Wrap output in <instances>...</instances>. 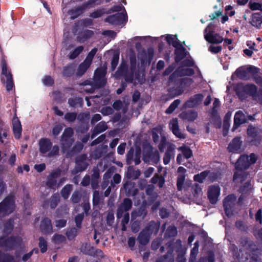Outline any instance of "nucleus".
Masks as SVG:
<instances>
[{
	"label": "nucleus",
	"instance_id": "nucleus-1",
	"mask_svg": "<svg viewBox=\"0 0 262 262\" xmlns=\"http://www.w3.org/2000/svg\"><path fill=\"white\" fill-rule=\"evenodd\" d=\"M106 66L98 68L95 71L93 81L88 80L81 84V92L92 93L95 89L104 86L106 83Z\"/></svg>",
	"mask_w": 262,
	"mask_h": 262
},
{
	"label": "nucleus",
	"instance_id": "nucleus-2",
	"mask_svg": "<svg viewBox=\"0 0 262 262\" xmlns=\"http://www.w3.org/2000/svg\"><path fill=\"white\" fill-rule=\"evenodd\" d=\"M258 157L254 153L250 155H241L235 163L236 171L234 173L233 180L236 181L240 179V182L244 181L247 177L248 173L245 171L251 165L256 163Z\"/></svg>",
	"mask_w": 262,
	"mask_h": 262
},
{
	"label": "nucleus",
	"instance_id": "nucleus-3",
	"mask_svg": "<svg viewBox=\"0 0 262 262\" xmlns=\"http://www.w3.org/2000/svg\"><path fill=\"white\" fill-rule=\"evenodd\" d=\"M130 67L128 69L127 62L122 61L118 70L115 74L116 78L122 77L126 82L132 83L137 69V59L136 55L132 53L129 55Z\"/></svg>",
	"mask_w": 262,
	"mask_h": 262
},
{
	"label": "nucleus",
	"instance_id": "nucleus-4",
	"mask_svg": "<svg viewBox=\"0 0 262 262\" xmlns=\"http://www.w3.org/2000/svg\"><path fill=\"white\" fill-rule=\"evenodd\" d=\"M39 149L40 153L45 154L48 152V156L52 157L57 156L59 153V148L58 145L52 147L51 140L48 138H41L39 141Z\"/></svg>",
	"mask_w": 262,
	"mask_h": 262
},
{
	"label": "nucleus",
	"instance_id": "nucleus-5",
	"mask_svg": "<svg viewBox=\"0 0 262 262\" xmlns=\"http://www.w3.org/2000/svg\"><path fill=\"white\" fill-rule=\"evenodd\" d=\"M74 132L72 128H66L61 138L60 144L62 152L67 153L68 155H70L69 150L73 144L74 140L73 138Z\"/></svg>",
	"mask_w": 262,
	"mask_h": 262
},
{
	"label": "nucleus",
	"instance_id": "nucleus-6",
	"mask_svg": "<svg viewBox=\"0 0 262 262\" xmlns=\"http://www.w3.org/2000/svg\"><path fill=\"white\" fill-rule=\"evenodd\" d=\"M143 160L145 163L152 162L157 164L160 160L159 152L157 149L154 150L150 144H146L143 148Z\"/></svg>",
	"mask_w": 262,
	"mask_h": 262
},
{
	"label": "nucleus",
	"instance_id": "nucleus-7",
	"mask_svg": "<svg viewBox=\"0 0 262 262\" xmlns=\"http://www.w3.org/2000/svg\"><path fill=\"white\" fill-rule=\"evenodd\" d=\"M15 201L13 196L9 195L0 203V218L12 213L15 209Z\"/></svg>",
	"mask_w": 262,
	"mask_h": 262
},
{
	"label": "nucleus",
	"instance_id": "nucleus-8",
	"mask_svg": "<svg viewBox=\"0 0 262 262\" xmlns=\"http://www.w3.org/2000/svg\"><path fill=\"white\" fill-rule=\"evenodd\" d=\"M2 72L1 75V80L2 82L6 84V89L8 91L12 90L14 86L12 75L10 71L8 69L7 63L4 59L2 60Z\"/></svg>",
	"mask_w": 262,
	"mask_h": 262
},
{
	"label": "nucleus",
	"instance_id": "nucleus-9",
	"mask_svg": "<svg viewBox=\"0 0 262 262\" xmlns=\"http://www.w3.org/2000/svg\"><path fill=\"white\" fill-rule=\"evenodd\" d=\"M23 239L19 236H11L8 238H0V247L6 250H10L21 244Z\"/></svg>",
	"mask_w": 262,
	"mask_h": 262
},
{
	"label": "nucleus",
	"instance_id": "nucleus-10",
	"mask_svg": "<svg viewBox=\"0 0 262 262\" xmlns=\"http://www.w3.org/2000/svg\"><path fill=\"white\" fill-rule=\"evenodd\" d=\"M127 20V15L126 11L110 15L105 19V22L114 26L124 25Z\"/></svg>",
	"mask_w": 262,
	"mask_h": 262
},
{
	"label": "nucleus",
	"instance_id": "nucleus-11",
	"mask_svg": "<svg viewBox=\"0 0 262 262\" xmlns=\"http://www.w3.org/2000/svg\"><path fill=\"white\" fill-rule=\"evenodd\" d=\"M86 159L87 156L85 154L77 157L75 161L76 165L74 169L72 171V174H76L85 170L88 166V163L86 161Z\"/></svg>",
	"mask_w": 262,
	"mask_h": 262
},
{
	"label": "nucleus",
	"instance_id": "nucleus-12",
	"mask_svg": "<svg viewBox=\"0 0 262 262\" xmlns=\"http://www.w3.org/2000/svg\"><path fill=\"white\" fill-rule=\"evenodd\" d=\"M236 201V197L233 194L228 195L224 201V207L226 215L228 217L233 214V207Z\"/></svg>",
	"mask_w": 262,
	"mask_h": 262
},
{
	"label": "nucleus",
	"instance_id": "nucleus-13",
	"mask_svg": "<svg viewBox=\"0 0 262 262\" xmlns=\"http://www.w3.org/2000/svg\"><path fill=\"white\" fill-rule=\"evenodd\" d=\"M209 24L204 30V37L205 39L210 43L218 44L221 43L223 38L218 34H214L209 30L210 27Z\"/></svg>",
	"mask_w": 262,
	"mask_h": 262
},
{
	"label": "nucleus",
	"instance_id": "nucleus-14",
	"mask_svg": "<svg viewBox=\"0 0 262 262\" xmlns=\"http://www.w3.org/2000/svg\"><path fill=\"white\" fill-rule=\"evenodd\" d=\"M193 74L194 71L191 68L185 66H180L175 72L170 76L169 83H172L174 80V78L176 76H191Z\"/></svg>",
	"mask_w": 262,
	"mask_h": 262
},
{
	"label": "nucleus",
	"instance_id": "nucleus-15",
	"mask_svg": "<svg viewBox=\"0 0 262 262\" xmlns=\"http://www.w3.org/2000/svg\"><path fill=\"white\" fill-rule=\"evenodd\" d=\"M242 141L241 137L234 138L229 143L228 150L230 152L238 154L242 151Z\"/></svg>",
	"mask_w": 262,
	"mask_h": 262
},
{
	"label": "nucleus",
	"instance_id": "nucleus-16",
	"mask_svg": "<svg viewBox=\"0 0 262 262\" xmlns=\"http://www.w3.org/2000/svg\"><path fill=\"white\" fill-rule=\"evenodd\" d=\"M132 204L133 203L130 199L128 198L124 199L123 202L118 208L117 212V218H121L124 213H127L132 208Z\"/></svg>",
	"mask_w": 262,
	"mask_h": 262
},
{
	"label": "nucleus",
	"instance_id": "nucleus-17",
	"mask_svg": "<svg viewBox=\"0 0 262 262\" xmlns=\"http://www.w3.org/2000/svg\"><path fill=\"white\" fill-rule=\"evenodd\" d=\"M220 194V188L217 185H212L209 187L208 190V198L212 204H215Z\"/></svg>",
	"mask_w": 262,
	"mask_h": 262
},
{
	"label": "nucleus",
	"instance_id": "nucleus-18",
	"mask_svg": "<svg viewBox=\"0 0 262 262\" xmlns=\"http://www.w3.org/2000/svg\"><path fill=\"white\" fill-rule=\"evenodd\" d=\"M61 170L59 168L52 171L48 177L46 185L51 189H54L56 184L57 178L60 175Z\"/></svg>",
	"mask_w": 262,
	"mask_h": 262
},
{
	"label": "nucleus",
	"instance_id": "nucleus-19",
	"mask_svg": "<svg viewBox=\"0 0 262 262\" xmlns=\"http://www.w3.org/2000/svg\"><path fill=\"white\" fill-rule=\"evenodd\" d=\"M40 229L43 234H49L53 232L51 220L48 217L42 220L40 224Z\"/></svg>",
	"mask_w": 262,
	"mask_h": 262
},
{
	"label": "nucleus",
	"instance_id": "nucleus-20",
	"mask_svg": "<svg viewBox=\"0 0 262 262\" xmlns=\"http://www.w3.org/2000/svg\"><path fill=\"white\" fill-rule=\"evenodd\" d=\"M185 44V42L183 41L181 44H177L175 45V60L176 62H180L182 59L186 57L188 54L186 49L184 48L183 45Z\"/></svg>",
	"mask_w": 262,
	"mask_h": 262
},
{
	"label": "nucleus",
	"instance_id": "nucleus-21",
	"mask_svg": "<svg viewBox=\"0 0 262 262\" xmlns=\"http://www.w3.org/2000/svg\"><path fill=\"white\" fill-rule=\"evenodd\" d=\"M181 154L178 155L177 160L179 164H182L184 158L188 159L192 156V151L191 149L186 146H182L179 148Z\"/></svg>",
	"mask_w": 262,
	"mask_h": 262
},
{
	"label": "nucleus",
	"instance_id": "nucleus-22",
	"mask_svg": "<svg viewBox=\"0 0 262 262\" xmlns=\"http://www.w3.org/2000/svg\"><path fill=\"white\" fill-rule=\"evenodd\" d=\"M134 149L131 148L127 152L126 155V160L128 164H130L132 161H134L135 165H138L140 161V150L136 151L135 154H134Z\"/></svg>",
	"mask_w": 262,
	"mask_h": 262
},
{
	"label": "nucleus",
	"instance_id": "nucleus-23",
	"mask_svg": "<svg viewBox=\"0 0 262 262\" xmlns=\"http://www.w3.org/2000/svg\"><path fill=\"white\" fill-rule=\"evenodd\" d=\"M13 132L16 139H19L21 135L22 127L21 123L17 117H14L12 120Z\"/></svg>",
	"mask_w": 262,
	"mask_h": 262
},
{
	"label": "nucleus",
	"instance_id": "nucleus-24",
	"mask_svg": "<svg viewBox=\"0 0 262 262\" xmlns=\"http://www.w3.org/2000/svg\"><path fill=\"white\" fill-rule=\"evenodd\" d=\"M246 122V118L244 114L241 111H237L234 118V125L232 130L234 131L242 124Z\"/></svg>",
	"mask_w": 262,
	"mask_h": 262
},
{
	"label": "nucleus",
	"instance_id": "nucleus-25",
	"mask_svg": "<svg viewBox=\"0 0 262 262\" xmlns=\"http://www.w3.org/2000/svg\"><path fill=\"white\" fill-rule=\"evenodd\" d=\"M165 148L166 149V153L165 154V165H166L170 162L171 159L174 158L175 146L173 144L165 142Z\"/></svg>",
	"mask_w": 262,
	"mask_h": 262
},
{
	"label": "nucleus",
	"instance_id": "nucleus-26",
	"mask_svg": "<svg viewBox=\"0 0 262 262\" xmlns=\"http://www.w3.org/2000/svg\"><path fill=\"white\" fill-rule=\"evenodd\" d=\"M169 128L173 134L178 138H184V135L179 128L178 122L177 119H172L169 123Z\"/></svg>",
	"mask_w": 262,
	"mask_h": 262
},
{
	"label": "nucleus",
	"instance_id": "nucleus-27",
	"mask_svg": "<svg viewBox=\"0 0 262 262\" xmlns=\"http://www.w3.org/2000/svg\"><path fill=\"white\" fill-rule=\"evenodd\" d=\"M107 128V125L105 122L101 121L99 122L94 127L92 132L91 138L94 139L98 134L105 131Z\"/></svg>",
	"mask_w": 262,
	"mask_h": 262
},
{
	"label": "nucleus",
	"instance_id": "nucleus-28",
	"mask_svg": "<svg viewBox=\"0 0 262 262\" xmlns=\"http://www.w3.org/2000/svg\"><path fill=\"white\" fill-rule=\"evenodd\" d=\"M183 120L187 121H193L198 117V113L193 110L183 112L179 115Z\"/></svg>",
	"mask_w": 262,
	"mask_h": 262
},
{
	"label": "nucleus",
	"instance_id": "nucleus-29",
	"mask_svg": "<svg viewBox=\"0 0 262 262\" xmlns=\"http://www.w3.org/2000/svg\"><path fill=\"white\" fill-rule=\"evenodd\" d=\"M160 227L159 222L151 221L145 227L144 230H146V232L151 236L152 234H156L158 232Z\"/></svg>",
	"mask_w": 262,
	"mask_h": 262
},
{
	"label": "nucleus",
	"instance_id": "nucleus-30",
	"mask_svg": "<svg viewBox=\"0 0 262 262\" xmlns=\"http://www.w3.org/2000/svg\"><path fill=\"white\" fill-rule=\"evenodd\" d=\"M203 96L201 94H197L187 101L185 104V107H193L199 104L202 101Z\"/></svg>",
	"mask_w": 262,
	"mask_h": 262
},
{
	"label": "nucleus",
	"instance_id": "nucleus-31",
	"mask_svg": "<svg viewBox=\"0 0 262 262\" xmlns=\"http://www.w3.org/2000/svg\"><path fill=\"white\" fill-rule=\"evenodd\" d=\"M94 34L93 31L85 30L80 32L77 36V40L80 43H83L89 38H91Z\"/></svg>",
	"mask_w": 262,
	"mask_h": 262
},
{
	"label": "nucleus",
	"instance_id": "nucleus-32",
	"mask_svg": "<svg viewBox=\"0 0 262 262\" xmlns=\"http://www.w3.org/2000/svg\"><path fill=\"white\" fill-rule=\"evenodd\" d=\"M60 200V196L58 193H54L51 197L50 201H45L43 204L42 206L44 208H46L49 204L50 205V207L52 209L55 208L57 205H58V202Z\"/></svg>",
	"mask_w": 262,
	"mask_h": 262
},
{
	"label": "nucleus",
	"instance_id": "nucleus-33",
	"mask_svg": "<svg viewBox=\"0 0 262 262\" xmlns=\"http://www.w3.org/2000/svg\"><path fill=\"white\" fill-rule=\"evenodd\" d=\"M258 128L257 127L254 126L253 125H249L247 129V134L249 138H252V140L250 141L251 144L252 145H256V139H255L258 134Z\"/></svg>",
	"mask_w": 262,
	"mask_h": 262
},
{
	"label": "nucleus",
	"instance_id": "nucleus-34",
	"mask_svg": "<svg viewBox=\"0 0 262 262\" xmlns=\"http://www.w3.org/2000/svg\"><path fill=\"white\" fill-rule=\"evenodd\" d=\"M85 9L83 5L73 8L68 11V14L71 16V19H74L80 16Z\"/></svg>",
	"mask_w": 262,
	"mask_h": 262
},
{
	"label": "nucleus",
	"instance_id": "nucleus-35",
	"mask_svg": "<svg viewBox=\"0 0 262 262\" xmlns=\"http://www.w3.org/2000/svg\"><path fill=\"white\" fill-rule=\"evenodd\" d=\"M150 235L146 232V230L143 229L141 231L138 236L139 243L142 245H145L149 242Z\"/></svg>",
	"mask_w": 262,
	"mask_h": 262
},
{
	"label": "nucleus",
	"instance_id": "nucleus-36",
	"mask_svg": "<svg viewBox=\"0 0 262 262\" xmlns=\"http://www.w3.org/2000/svg\"><path fill=\"white\" fill-rule=\"evenodd\" d=\"M243 91L247 94L252 96L253 98L256 97L257 88L253 84H246L243 86Z\"/></svg>",
	"mask_w": 262,
	"mask_h": 262
},
{
	"label": "nucleus",
	"instance_id": "nucleus-37",
	"mask_svg": "<svg viewBox=\"0 0 262 262\" xmlns=\"http://www.w3.org/2000/svg\"><path fill=\"white\" fill-rule=\"evenodd\" d=\"M251 24L259 28L262 24V16L258 13H254L252 15L250 21Z\"/></svg>",
	"mask_w": 262,
	"mask_h": 262
},
{
	"label": "nucleus",
	"instance_id": "nucleus-38",
	"mask_svg": "<svg viewBox=\"0 0 262 262\" xmlns=\"http://www.w3.org/2000/svg\"><path fill=\"white\" fill-rule=\"evenodd\" d=\"M91 64V63L84 60L77 68V75L79 76L83 75L90 67Z\"/></svg>",
	"mask_w": 262,
	"mask_h": 262
},
{
	"label": "nucleus",
	"instance_id": "nucleus-39",
	"mask_svg": "<svg viewBox=\"0 0 262 262\" xmlns=\"http://www.w3.org/2000/svg\"><path fill=\"white\" fill-rule=\"evenodd\" d=\"M80 251L86 255L90 256L94 255V248L88 243H85L82 245L80 248Z\"/></svg>",
	"mask_w": 262,
	"mask_h": 262
},
{
	"label": "nucleus",
	"instance_id": "nucleus-40",
	"mask_svg": "<svg viewBox=\"0 0 262 262\" xmlns=\"http://www.w3.org/2000/svg\"><path fill=\"white\" fill-rule=\"evenodd\" d=\"M107 147L106 145H101L98 147L92 153L93 158L97 159L101 158L103 153L106 152Z\"/></svg>",
	"mask_w": 262,
	"mask_h": 262
},
{
	"label": "nucleus",
	"instance_id": "nucleus-41",
	"mask_svg": "<svg viewBox=\"0 0 262 262\" xmlns=\"http://www.w3.org/2000/svg\"><path fill=\"white\" fill-rule=\"evenodd\" d=\"M140 175L139 170H135L132 167H129L126 173V176L129 179L135 180L138 178Z\"/></svg>",
	"mask_w": 262,
	"mask_h": 262
},
{
	"label": "nucleus",
	"instance_id": "nucleus-42",
	"mask_svg": "<svg viewBox=\"0 0 262 262\" xmlns=\"http://www.w3.org/2000/svg\"><path fill=\"white\" fill-rule=\"evenodd\" d=\"M72 188L73 186L71 184H67L63 187L61 190L60 193L62 197L64 199L66 200L69 198Z\"/></svg>",
	"mask_w": 262,
	"mask_h": 262
},
{
	"label": "nucleus",
	"instance_id": "nucleus-43",
	"mask_svg": "<svg viewBox=\"0 0 262 262\" xmlns=\"http://www.w3.org/2000/svg\"><path fill=\"white\" fill-rule=\"evenodd\" d=\"M68 103L71 107H76L77 106H82L83 104V99L80 97L71 98L69 99Z\"/></svg>",
	"mask_w": 262,
	"mask_h": 262
},
{
	"label": "nucleus",
	"instance_id": "nucleus-44",
	"mask_svg": "<svg viewBox=\"0 0 262 262\" xmlns=\"http://www.w3.org/2000/svg\"><path fill=\"white\" fill-rule=\"evenodd\" d=\"M0 262H15V257L10 254L3 253L0 251Z\"/></svg>",
	"mask_w": 262,
	"mask_h": 262
},
{
	"label": "nucleus",
	"instance_id": "nucleus-45",
	"mask_svg": "<svg viewBox=\"0 0 262 262\" xmlns=\"http://www.w3.org/2000/svg\"><path fill=\"white\" fill-rule=\"evenodd\" d=\"M165 39L169 45H171L173 47L175 48V44L178 45L181 44V42L177 38L176 35H167L165 37Z\"/></svg>",
	"mask_w": 262,
	"mask_h": 262
},
{
	"label": "nucleus",
	"instance_id": "nucleus-46",
	"mask_svg": "<svg viewBox=\"0 0 262 262\" xmlns=\"http://www.w3.org/2000/svg\"><path fill=\"white\" fill-rule=\"evenodd\" d=\"M83 47L80 46L76 48L69 55V58L71 59L76 58L83 50Z\"/></svg>",
	"mask_w": 262,
	"mask_h": 262
},
{
	"label": "nucleus",
	"instance_id": "nucleus-47",
	"mask_svg": "<svg viewBox=\"0 0 262 262\" xmlns=\"http://www.w3.org/2000/svg\"><path fill=\"white\" fill-rule=\"evenodd\" d=\"M74 71V66L72 64L68 65L64 68L62 75L64 77H70L73 74Z\"/></svg>",
	"mask_w": 262,
	"mask_h": 262
},
{
	"label": "nucleus",
	"instance_id": "nucleus-48",
	"mask_svg": "<svg viewBox=\"0 0 262 262\" xmlns=\"http://www.w3.org/2000/svg\"><path fill=\"white\" fill-rule=\"evenodd\" d=\"M14 220H9L5 224L4 232L6 234L10 233L13 229Z\"/></svg>",
	"mask_w": 262,
	"mask_h": 262
},
{
	"label": "nucleus",
	"instance_id": "nucleus-49",
	"mask_svg": "<svg viewBox=\"0 0 262 262\" xmlns=\"http://www.w3.org/2000/svg\"><path fill=\"white\" fill-rule=\"evenodd\" d=\"M101 3L102 0H89L83 4V5L86 9V8L94 7L97 5H100Z\"/></svg>",
	"mask_w": 262,
	"mask_h": 262
},
{
	"label": "nucleus",
	"instance_id": "nucleus-50",
	"mask_svg": "<svg viewBox=\"0 0 262 262\" xmlns=\"http://www.w3.org/2000/svg\"><path fill=\"white\" fill-rule=\"evenodd\" d=\"M114 171L112 168H109L104 173L103 176V185L107 186L109 183V179L112 177Z\"/></svg>",
	"mask_w": 262,
	"mask_h": 262
},
{
	"label": "nucleus",
	"instance_id": "nucleus-51",
	"mask_svg": "<svg viewBox=\"0 0 262 262\" xmlns=\"http://www.w3.org/2000/svg\"><path fill=\"white\" fill-rule=\"evenodd\" d=\"M38 246L40 249V252L42 253H43L47 251V242L43 237H39Z\"/></svg>",
	"mask_w": 262,
	"mask_h": 262
},
{
	"label": "nucleus",
	"instance_id": "nucleus-52",
	"mask_svg": "<svg viewBox=\"0 0 262 262\" xmlns=\"http://www.w3.org/2000/svg\"><path fill=\"white\" fill-rule=\"evenodd\" d=\"M185 179V175L182 174H179L177 179V187L178 189L180 191L182 190L183 188V184Z\"/></svg>",
	"mask_w": 262,
	"mask_h": 262
},
{
	"label": "nucleus",
	"instance_id": "nucleus-53",
	"mask_svg": "<svg viewBox=\"0 0 262 262\" xmlns=\"http://www.w3.org/2000/svg\"><path fill=\"white\" fill-rule=\"evenodd\" d=\"M208 174V172L204 171L201 173L194 176V180L199 183H202Z\"/></svg>",
	"mask_w": 262,
	"mask_h": 262
},
{
	"label": "nucleus",
	"instance_id": "nucleus-54",
	"mask_svg": "<svg viewBox=\"0 0 262 262\" xmlns=\"http://www.w3.org/2000/svg\"><path fill=\"white\" fill-rule=\"evenodd\" d=\"M98 51L97 48H93L88 54L84 60L92 64L93 59Z\"/></svg>",
	"mask_w": 262,
	"mask_h": 262
},
{
	"label": "nucleus",
	"instance_id": "nucleus-55",
	"mask_svg": "<svg viewBox=\"0 0 262 262\" xmlns=\"http://www.w3.org/2000/svg\"><path fill=\"white\" fill-rule=\"evenodd\" d=\"M52 241L55 244H61L66 241V237L61 234H55L53 236Z\"/></svg>",
	"mask_w": 262,
	"mask_h": 262
},
{
	"label": "nucleus",
	"instance_id": "nucleus-56",
	"mask_svg": "<svg viewBox=\"0 0 262 262\" xmlns=\"http://www.w3.org/2000/svg\"><path fill=\"white\" fill-rule=\"evenodd\" d=\"M180 104V100L177 99L174 100L166 110V113L167 114L171 113Z\"/></svg>",
	"mask_w": 262,
	"mask_h": 262
},
{
	"label": "nucleus",
	"instance_id": "nucleus-57",
	"mask_svg": "<svg viewBox=\"0 0 262 262\" xmlns=\"http://www.w3.org/2000/svg\"><path fill=\"white\" fill-rule=\"evenodd\" d=\"M81 198V194L79 191H75L71 196V200L73 203H78Z\"/></svg>",
	"mask_w": 262,
	"mask_h": 262
},
{
	"label": "nucleus",
	"instance_id": "nucleus-58",
	"mask_svg": "<svg viewBox=\"0 0 262 262\" xmlns=\"http://www.w3.org/2000/svg\"><path fill=\"white\" fill-rule=\"evenodd\" d=\"M177 234V230L174 226L169 227L167 230L166 235L168 237H174Z\"/></svg>",
	"mask_w": 262,
	"mask_h": 262
},
{
	"label": "nucleus",
	"instance_id": "nucleus-59",
	"mask_svg": "<svg viewBox=\"0 0 262 262\" xmlns=\"http://www.w3.org/2000/svg\"><path fill=\"white\" fill-rule=\"evenodd\" d=\"M100 201V193L97 190H95L93 192V204L94 206H97L99 205Z\"/></svg>",
	"mask_w": 262,
	"mask_h": 262
},
{
	"label": "nucleus",
	"instance_id": "nucleus-60",
	"mask_svg": "<svg viewBox=\"0 0 262 262\" xmlns=\"http://www.w3.org/2000/svg\"><path fill=\"white\" fill-rule=\"evenodd\" d=\"M77 233V230L75 228H73L67 231L66 235L69 240H72L75 238Z\"/></svg>",
	"mask_w": 262,
	"mask_h": 262
},
{
	"label": "nucleus",
	"instance_id": "nucleus-61",
	"mask_svg": "<svg viewBox=\"0 0 262 262\" xmlns=\"http://www.w3.org/2000/svg\"><path fill=\"white\" fill-rule=\"evenodd\" d=\"M100 112L103 116H109L113 114L114 110L111 106H104L101 108Z\"/></svg>",
	"mask_w": 262,
	"mask_h": 262
},
{
	"label": "nucleus",
	"instance_id": "nucleus-62",
	"mask_svg": "<svg viewBox=\"0 0 262 262\" xmlns=\"http://www.w3.org/2000/svg\"><path fill=\"white\" fill-rule=\"evenodd\" d=\"M77 117L76 113H67L64 115V119L69 122H74Z\"/></svg>",
	"mask_w": 262,
	"mask_h": 262
},
{
	"label": "nucleus",
	"instance_id": "nucleus-63",
	"mask_svg": "<svg viewBox=\"0 0 262 262\" xmlns=\"http://www.w3.org/2000/svg\"><path fill=\"white\" fill-rule=\"evenodd\" d=\"M238 77L243 80H247L249 78L247 72L245 70L237 69L236 71Z\"/></svg>",
	"mask_w": 262,
	"mask_h": 262
},
{
	"label": "nucleus",
	"instance_id": "nucleus-64",
	"mask_svg": "<svg viewBox=\"0 0 262 262\" xmlns=\"http://www.w3.org/2000/svg\"><path fill=\"white\" fill-rule=\"evenodd\" d=\"M119 59V55L118 54H115L113 55V58L111 61V68L112 70L114 71L117 66L118 65V61Z\"/></svg>",
	"mask_w": 262,
	"mask_h": 262
}]
</instances>
